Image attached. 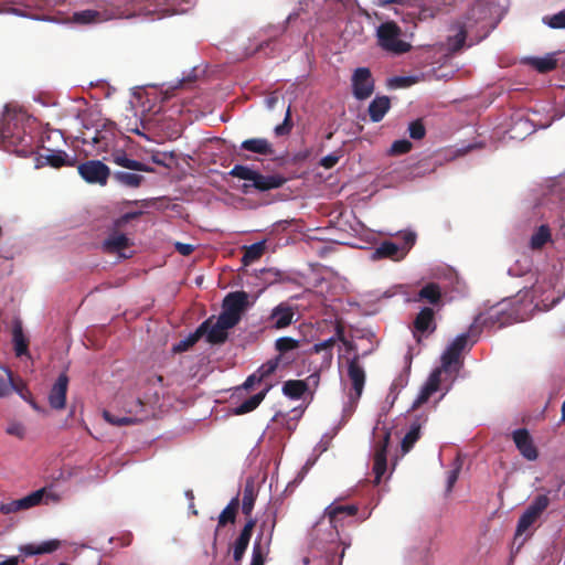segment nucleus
<instances>
[{
  "mask_svg": "<svg viewBox=\"0 0 565 565\" xmlns=\"http://www.w3.org/2000/svg\"><path fill=\"white\" fill-rule=\"evenodd\" d=\"M281 362V355H277L276 358L267 361L266 363L262 364L254 373L262 383L267 377H269L278 367L279 363Z\"/></svg>",
  "mask_w": 565,
  "mask_h": 565,
  "instance_id": "42",
  "label": "nucleus"
},
{
  "mask_svg": "<svg viewBox=\"0 0 565 565\" xmlns=\"http://www.w3.org/2000/svg\"><path fill=\"white\" fill-rule=\"evenodd\" d=\"M116 130L114 125H104L102 129H96L92 136L86 134L83 137V143H92L96 151L107 152L114 147Z\"/></svg>",
  "mask_w": 565,
  "mask_h": 565,
  "instance_id": "9",
  "label": "nucleus"
},
{
  "mask_svg": "<svg viewBox=\"0 0 565 565\" xmlns=\"http://www.w3.org/2000/svg\"><path fill=\"white\" fill-rule=\"evenodd\" d=\"M12 391H15L22 398H25V393L28 392L25 384L23 381H13Z\"/></svg>",
  "mask_w": 565,
  "mask_h": 565,
  "instance_id": "61",
  "label": "nucleus"
},
{
  "mask_svg": "<svg viewBox=\"0 0 565 565\" xmlns=\"http://www.w3.org/2000/svg\"><path fill=\"white\" fill-rule=\"evenodd\" d=\"M550 504V498L547 494H539L534 498V500L530 503L525 511H527L532 516L539 519L542 513L547 509Z\"/></svg>",
  "mask_w": 565,
  "mask_h": 565,
  "instance_id": "39",
  "label": "nucleus"
},
{
  "mask_svg": "<svg viewBox=\"0 0 565 565\" xmlns=\"http://www.w3.org/2000/svg\"><path fill=\"white\" fill-rule=\"evenodd\" d=\"M79 175L87 183L105 185L110 175V169L99 160H88L77 167Z\"/></svg>",
  "mask_w": 565,
  "mask_h": 565,
  "instance_id": "7",
  "label": "nucleus"
},
{
  "mask_svg": "<svg viewBox=\"0 0 565 565\" xmlns=\"http://www.w3.org/2000/svg\"><path fill=\"white\" fill-rule=\"evenodd\" d=\"M207 323L202 322L193 333H190L185 339L179 341L173 345L174 353H182L192 348L202 337L206 330Z\"/></svg>",
  "mask_w": 565,
  "mask_h": 565,
  "instance_id": "30",
  "label": "nucleus"
},
{
  "mask_svg": "<svg viewBox=\"0 0 565 565\" xmlns=\"http://www.w3.org/2000/svg\"><path fill=\"white\" fill-rule=\"evenodd\" d=\"M67 387L68 376L62 373L49 393V404L53 409L61 411L65 408Z\"/></svg>",
  "mask_w": 565,
  "mask_h": 565,
  "instance_id": "15",
  "label": "nucleus"
},
{
  "mask_svg": "<svg viewBox=\"0 0 565 565\" xmlns=\"http://www.w3.org/2000/svg\"><path fill=\"white\" fill-rule=\"evenodd\" d=\"M266 555L267 551L259 541H256L253 545L252 561L249 565H264Z\"/></svg>",
  "mask_w": 565,
  "mask_h": 565,
  "instance_id": "48",
  "label": "nucleus"
},
{
  "mask_svg": "<svg viewBox=\"0 0 565 565\" xmlns=\"http://www.w3.org/2000/svg\"><path fill=\"white\" fill-rule=\"evenodd\" d=\"M456 461H458V459ZM460 469H461V465L456 462L455 468H452L451 470L448 471V473H447V488H446L447 492H451L455 483L458 480Z\"/></svg>",
  "mask_w": 565,
  "mask_h": 565,
  "instance_id": "57",
  "label": "nucleus"
},
{
  "mask_svg": "<svg viewBox=\"0 0 565 565\" xmlns=\"http://www.w3.org/2000/svg\"><path fill=\"white\" fill-rule=\"evenodd\" d=\"M230 175L241 180L249 181L243 185V192L248 193L249 188H254L259 192H265L281 188L286 183V178L279 174H262L247 166L236 164L228 172Z\"/></svg>",
  "mask_w": 565,
  "mask_h": 565,
  "instance_id": "2",
  "label": "nucleus"
},
{
  "mask_svg": "<svg viewBox=\"0 0 565 565\" xmlns=\"http://www.w3.org/2000/svg\"><path fill=\"white\" fill-rule=\"evenodd\" d=\"M114 179L128 188H138L143 181V177L132 172L116 171L113 174Z\"/></svg>",
  "mask_w": 565,
  "mask_h": 565,
  "instance_id": "37",
  "label": "nucleus"
},
{
  "mask_svg": "<svg viewBox=\"0 0 565 565\" xmlns=\"http://www.w3.org/2000/svg\"><path fill=\"white\" fill-rule=\"evenodd\" d=\"M405 253L401 254L399 246L391 241L382 242L373 252L372 259L391 258L398 260L403 258Z\"/></svg>",
  "mask_w": 565,
  "mask_h": 565,
  "instance_id": "23",
  "label": "nucleus"
},
{
  "mask_svg": "<svg viewBox=\"0 0 565 565\" xmlns=\"http://www.w3.org/2000/svg\"><path fill=\"white\" fill-rule=\"evenodd\" d=\"M291 128L292 122L290 120V109L288 108L284 122L275 127V134L276 136H285L290 132Z\"/></svg>",
  "mask_w": 565,
  "mask_h": 565,
  "instance_id": "56",
  "label": "nucleus"
},
{
  "mask_svg": "<svg viewBox=\"0 0 565 565\" xmlns=\"http://www.w3.org/2000/svg\"><path fill=\"white\" fill-rule=\"evenodd\" d=\"M307 390L308 384L302 380H288L282 385V393L292 399H299Z\"/></svg>",
  "mask_w": 565,
  "mask_h": 565,
  "instance_id": "32",
  "label": "nucleus"
},
{
  "mask_svg": "<svg viewBox=\"0 0 565 565\" xmlns=\"http://www.w3.org/2000/svg\"><path fill=\"white\" fill-rule=\"evenodd\" d=\"M43 495L44 489H40L21 499L12 500L10 502H2L0 504V512L7 515L19 511L28 510L40 504V502L43 499Z\"/></svg>",
  "mask_w": 565,
  "mask_h": 565,
  "instance_id": "14",
  "label": "nucleus"
},
{
  "mask_svg": "<svg viewBox=\"0 0 565 565\" xmlns=\"http://www.w3.org/2000/svg\"><path fill=\"white\" fill-rule=\"evenodd\" d=\"M299 345H300V342L290 337H281L275 341V349L279 352L278 355H281V356L285 353H287L288 351L298 349Z\"/></svg>",
  "mask_w": 565,
  "mask_h": 565,
  "instance_id": "45",
  "label": "nucleus"
},
{
  "mask_svg": "<svg viewBox=\"0 0 565 565\" xmlns=\"http://www.w3.org/2000/svg\"><path fill=\"white\" fill-rule=\"evenodd\" d=\"M391 108L387 96H376L369 105V115L373 122L381 121Z\"/></svg>",
  "mask_w": 565,
  "mask_h": 565,
  "instance_id": "24",
  "label": "nucleus"
},
{
  "mask_svg": "<svg viewBox=\"0 0 565 565\" xmlns=\"http://www.w3.org/2000/svg\"><path fill=\"white\" fill-rule=\"evenodd\" d=\"M403 239L407 249H409L415 244L416 235L412 232H408L404 234Z\"/></svg>",
  "mask_w": 565,
  "mask_h": 565,
  "instance_id": "64",
  "label": "nucleus"
},
{
  "mask_svg": "<svg viewBox=\"0 0 565 565\" xmlns=\"http://www.w3.org/2000/svg\"><path fill=\"white\" fill-rule=\"evenodd\" d=\"M248 307L249 296L246 291H232L224 297L220 316L237 326Z\"/></svg>",
  "mask_w": 565,
  "mask_h": 565,
  "instance_id": "5",
  "label": "nucleus"
},
{
  "mask_svg": "<svg viewBox=\"0 0 565 565\" xmlns=\"http://www.w3.org/2000/svg\"><path fill=\"white\" fill-rule=\"evenodd\" d=\"M376 4L383 8L388 7L390 4H402L407 7L422 8V0H377Z\"/></svg>",
  "mask_w": 565,
  "mask_h": 565,
  "instance_id": "54",
  "label": "nucleus"
},
{
  "mask_svg": "<svg viewBox=\"0 0 565 565\" xmlns=\"http://www.w3.org/2000/svg\"><path fill=\"white\" fill-rule=\"evenodd\" d=\"M419 437H420V425L418 423H414V424H412L409 430L406 433V435L402 439V444H401L402 451L404 454L408 452L413 448L415 443L419 439Z\"/></svg>",
  "mask_w": 565,
  "mask_h": 565,
  "instance_id": "41",
  "label": "nucleus"
},
{
  "mask_svg": "<svg viewBox=\"0 0 565 565\" xmlns=\"http://www.w3.org/2000/svg\"><path fill=\"white\" fill-rule=\"evenodd\" d=\"M339 159L340 156L337 153H330L321 159L320 164L324 169H332L339 162Z\"/></svg>",
  "mask_w": 565,
  "mask_h": 565,
  "instance_id": "58",
  "label": "nucleus"
},
{
  "mask_svg": "<svg viewBox=\"0 0 565 565\" xmlns=\"http://www.w3.org/2000/svg\"><path fill=\"white\" fill-rule=\"evenodd\" d=\"M256 494L253 483H246L243 490V499H242V512L248 519L252 518V512L255 505Z\"/></svg>",
  "mask_w": 565,
  "mask_h": 565,
  "instance_id": "35",
  "label": "nucleus"
},
{
  "mask_svg": "<svg viewBox=\"0 0 565 565\" xmlns=\"http://www.w3.org/2000/svg\"><path fill=\"white\" fill-rule=\"evenodd\" d=\"M529 64L539 73H548L557 67V60L553 54L543 57H531Z\"/></svg>",
  "mask_w": 565,
  "mask_h": 565,
  "instance_id": "33",
  "label": "nucleus"
},
{
  "mask_svg": "<svg viewBox=\"0 0 565 565\" xmlns=\"http://www.w3.org/2000/svg\"><path fill=\"white\" fill-rule=\"evenodd\" d=\"M544 21L552 29H565V9L550 18H545Z\"/></svg>",
  "mask_w": 565,
  "mask_h": 565,
  "instance_id": "53",
  "label": "nucleus"
},
{
  "mask_svg": "<svg viewBox=\"0 0 565 565\" xmlns=\"http://www.w3.org/2000/svg\"><path fill=\"white\" fill-rule=\"evenodd\" d=\"M265 252V242H257L244 247L242 262L244 265L253 264L258 260Z\"/></svg>",
  "mask_w": 565,
  "mask_h": 565,
  "instance_id": "36",
  "label": "nucleus"
},
{
  "mask_svg": "<svg viewBox=\"0 0 565 565\" xmlns=\"http://www.w3.org/2000/svg\"><path fill=\"white\" fill-rule=\"evenodd\" d=\"M454 29L456 34L447 38V50L451 54L458 53L463 47L468 32L467 26L462 23H457Z\"/></svg>",
  "mask_w": 565,
  "mask_h": 565,
  "instance_id": "29",
  "label": "nucleus"
},
{
  "mask_svg": "<svg viewBox=\"0 0 565 565\" xmlns=\"http://www.w3.org/2000/svg\"><path fill=\"white\" fill-rule=\"evenodd\" d=\"M552 289L551 281L547 280H540L537 279L527 291V296L531 298L532 302H536V306L539 302H545L548 300V297H544L545 294Z\"/></svg>",
  "mask_w": 565,
  "mask_h": 565,
  "instance_id": "31",
  "label": "nucleus"
},
{
  "mask_svg": "<svg viewBox=\"0 0 565 565\" xmlns=\"http://www.w3.org/2000/svg\"><path fill=\"white\" fill-rule=\"evenodd\" d=\"M241 149L263 156L274 154L273 145L266 138H250L241 143Z\"/></svg>",
  "mask_w": 565,
  "mask_h": 565,
  "instance_id": "25",
  "label": "nucleus"
},
{
  "mask_svg": "<svg viewBox=\"0 0 565 565\" xmlns=\"http://www.w3.org/2000/svg\"><path fill=\"white\" fill-rule=\"evenodd\" d=\"M256 525V520L254 518L247 519L245 525L241 530L238 536L231 544V551L233 555V559L236 565H241V562L245 555V552L249 545L254 527Z\"/></svg>",
  "mask_w": 565,
  "mask_h": 565,
  "instance_id": "13",
  "label": "nucleus"
},
{
  "mask_svg": "<svg viewBox=\"0 0 565 565\" xmlns=\"http://www.w3.org/2000/svg\"><path fill=\"white\" fill-rule=\"evenodd\" d=\"M3 374H0V397H7L12 393L13 374L9 369H3Z\"/></svg>",
  "mask_w": 565,
  "mask_h": 565,
  "instance_id": "47",
  "label": "nucleus"
},
{
  "mask_svg": "<svg viewBox=\"0 0 565 565\" xmlns=\"http://www.w3.org/2000/svg\"><path fill=\"white\" fill-rule=\"evenodd\" d=\"M72 19L75 23H78V24H89V23H95V22L99 21L100 13L96 10L87 9V10L74 12Z\"/></svg>",
  "mask_w": 565,
  "mask_h": 565,
  "instance_id": "44",
  "label": "nucleus"
},
{
  "mask_svg": "<svg viewBox=\"0 0 565 565\" xmlns=\"http://www.w3.org/2000/svg\"><path fill=\"white\" fill-rule=\"evenodd\" d=\"M358 507L355 504H330L326 511L324 515L329 518L330 524L332 527L337 529V524L345 518L353 516L358 513Z\"/></svg>",
  "mask_w": 565,
  "mask_h": 565,
  "instance_id": "19",
  "label": "nucleus"
},
{
  "mask_svg": "<svg viewBox=\"0 0 565 565\" xmlns=\"http://www.w3.org/2000/svg\"><path fill=\"white\" fill-rule=\"evenodd\" d=\"M348 375L352 383V388L355 393V398H360L365 383V372L359 363L358 355H355L349 361Z\"/></svg>",
  "mask_w": 565,
  "mask_h": 565,
  "instance_id": "20",
  "label": "nucleus"
},
{
  "mask_svg": "<svg viewBox=\"0 0 565 565\" xmlns=\"http://www.w3.org/2000/svg\"><path fill=\"white\" fill-rule=\"evenodd\" d=\"M75 158H70L65 151H50L47 154H40L36 157V168H41L43 166H51L53 168L61 167H73L75 166Z\"/></svg>",
  "mask_w": 565,
  "mask_h": 565,
  "instance_id": "18",
  "label": "nucleus"
},
{
  "mask_svg": "<svg viewBox=\"0 0 565 565\" xmlns=\"http://www.w3.org/2000/svg\"><path fill=\"white\" fill-rule=\"evenodd\" d=\"M414 337L417 341H420L418 333L424 334L426 332L431 333L436 330L435 311L430 307H424L417 313L414 320Z\"/></svg>",
  "mask_w": 565,
  "mask_h": 565,
  "instance_id": "16",
  "label": "nucleus"
},
{
  "mask_svg": "<svg viewBox=\"0 0 565 565\" xmlns=\"http://www.w3.org/2000/svg\"><path fill=\"white\" fill-rule=\"evenodd\" d=\"M294 317L295 311L292 307L287 302H280L273 308L269 316L266 318V328L274 330L286 329L292 323Z\"/></svg>",
  "mask_w": 565,
  "mask_h": 565,
  "instance_id": "11",
  "label": "nucleus"
},
{
  "mask_svg": "<svg viewBox=\"0 0 565 565\" xmlns=\"http://www.w3.org/2000/svg\"><path fill=\"white\" fill-rule=\"evenodd\" d=\"M111 161L119 167L132 170V171H142V172H153V168L137 161L135 159H130L128 154L124 150H116L111 153Z\"/></svg>",
  "mask_w": 565,
  "mask_h": 565,
  "instance_id": "22",
  "label": "nucleus"
},
{
  "mask_svg": "<svg viewBox=\"0 0 565 565\" xmlns=\"http://www.w3.org/2000/svg\"><path fill=\"white\" fill-rule=\"evenodd\" d=\"M7 433L10 435H15L19 438H23L24 427L21 424H14L7 428Z\"/></svg>",
  "mask_w": 565,
  "mask_h": 565,
  "instance_id": "59",
  "label": "nucleus"
},
{
  "mask_svg": "<svg viewBox=\"0 0 565 565\" xmlns=\"http://www.w3.org/2000/svg\"><path fill=\"white\" fill-rule=\"evenodd\" d=\"M469 334L461 333L448 345L441 355V366L445 371H449L454 365L461 363V353L467 348Z\"/></svg>",
  "mask_w": 565,
  "mask_h": 565,
  "instance_id": "12",
  "label": "nucleus"
},
{
  "mask_svg": "<svg viewBox=\"0 0 565 565\" xmlns=\"http://www.w3.org/2000/svg\"><path fill=\"white\" fill-rule=\"evenodd\" d=\"M175 249L183 256H189L194 250V247L191 244L177 243Z\"/></svg>",
  "mask_w": 565,
  "mask_h": 565,
  "instance_id": "60",
  "label": "nucleus"
},
{
  "mask_svg": "<svg viewBox=\"0 0 565 565\" xmlns=\"http://www.w3.org/2000/svg\"><path fill=\"white\" fill-rule=\"evenodd\" d=\"M536 521V518L532 516L527 511H524L518 521L514 540L523 535Z\"/></svg>",
  "mask_w": 565,
  "mask_h": 565,
  "instance_id": "46",
  "label": "nucleus"
},
{
  "mask_svg": "<svg viewBox=\"0 0 565 565\" xmlns=\"http://www.w3.org/2000/svg\"><path fill=\"white\" fill-rule=\"evenodd\" d=\"M259 380L257 379V376L255 375V373L250 374L246 381L244 382L243 386L244 388L246 390H249L252 388L255 384H259Z\"/></svg>",
  "mask_w": 565,
  "mask_h": 565,
  "instance_id": "63",
  "label": "nucleus"
},
{
  "mask_svg": "<svg viewBox=\"0 0 565 565\" xmlns=\"http://www.w3.org/2000/svg\"><path fill=\"white\" fill-rule=\"evenodd\" d=\"M439 388V372H436L431 374L427 383L424 385V387L420 390L418 396L413 403L412 408L415 409L419 407L420 405L425 404L429 397L437 392Z\"/></svg>",
  "mask_w": 565,
  "mask_h": 565,
  "instance_id": "26",
  "label": "nucleus"
},
{
  "mask_svg": "<svg viewBox=\"0 0 565 565\" xmlns=\"http://www.w3.org/2000/svg\"><path fill=\"white\" fill-rule=\"evenodd\" d=\"M391 440V431L386 428L376 429L374 434V482L379 484L387 469V447Z\"/></svg>",
  "mask_w": 565,
  "mask_h": 565,
  "instance_id": "6",
  "label": "nucleus"
},
{
  "mask_svg": "<svg viewBox=\"0 0 565 565\" xmlns=\"http://www.w3.org/2000/svg\"><path fill=\"white\" fill-rule=\"evenodd\" d=\"M415 78L408 76H395L388 79V86L392 88H404L413 85Z\"/></svg>",
  "mask_w": 565,
  "mask_h": 565,
  "instance_id": "55",
  "label": "nucleus"
},
{
  "mask_svg": "<svg viewBox=\"0 0 565 565\" xmlns=\"http://www.w3.org/2000/svg\"><path fill=\"white\" fill-rule=\"evenodd\" d=\"M29 119L23 111L11 110L6 107L0 129V147L8 152L26 157L33 152V137L25 130L24 124Z\"/></svg>",
  "mask_w": 565,
  "mask_h": 565,
  "instance_id": "1",
  "label": "nucleus"
},
{
  "mask_svg": "<svg viewBox=\"0 0 565 565\" xmlns=\"http://www.w3.org/2000/svg\"><path fill=\"white\" fill-rule=\"evenodd\" d=\"M12 335L17 356H22L26 354L29 340L23 334L22 328L15 324L12 331Z\"/></svg>",
  "mask_w": 565,
  "mask_h": 565,
  "instance_id": "38",
  "label": "nucleus"
},
{
  "mask_svg": "<svg viewBox=\"0 0 565 565\" xmlns=\"http://www.w3.org/2000/svg\"><path fill=\"white\" fill-rule=\"evenodd\" d=\"M416 301H427L433 306H437L441 301V289L436 282L426 284L417 294Z\"/></svg>",
  "mask_w": 565,
  "mask_h": 565,
  "instance_id": "28",
  "label": "nucleus"
},
{
  "mask_svg": "<svg viewBox=\"0 0 565 565\" xmlns=\"http://www.w3.org/2000/svg\"><path fill=\"white\" fill-rule=\"evenodd\" d=\"M413 145L407 139L395 140L390 149V154L399 156L411 151Z\"/></svg>",
  "mask_w": 565,
  "mask_h": 565,
  "instance_id": "49",
  "label": "nucleus"
},
{
  "mask_svg": "<svg viewBox=\"0 0 565 565\" xmlns=\"http://www.w3.org/2000/svg\"><path fill=\"white\" fill-rule=\"evenodd\" d=\"M512 436L516 448L524 458L527 460H535L537 458V449L533 445V440L525 428L514 430Z\"/></svg>",
  "mask_w": 565,
  "mask_h": 565,
  "instance_id": "17",
  "label": "nucleus"
},
{
  "mask_svg": "<svg viewBox=\"0 0 565 565\" xmlns=\"http://www.w3.org/2000/svg\"><path fill=\"white\" fill-rule=\"evenodd\" d=\"M402 30L394 21H387L379 25L376 30L377 44L387 52L403 54L412 49V45L401 40Z\"/></svg>",
  "mask_w": 565,
  "mask_h": 565,
  "instance_id": "3",
  "label": "nucleus"
},
{
  "mask_svg": "<svg viewBox=\"0 0 565 565\" xmlns=\"http://www.w3.org/2000/svg\"><path fill=\"white\" fill-rule=\"evenodd\" d=\"M353 95L359 100L369 98L374 92V79L367 67H358L352 75Z\"/></svg>",
  "mask_w": 565,
  "mask_h": 565,
  "instance_id": "8",
  "label": "nucleus"
},
{
  "mask_svg": "<svg viewBox=\"0 0 565 565\" xmlns=\"http://www.w3.org/2000/svg\"><path fill=\"white\" fill-rule=\"evenodd\" d=\"M210 317L204 322L207 323L204 335L210 344H223L228 338V330L235 326L218 315L216 321Z\"/></svg>",
  "mask_w": 565,
  "mask_h": 565,
  "instance_id": "10",
  "label": "nucleus"
},
{
  "mask_svg": "<svg viewBox=\"0 0 565 565\" xmlns=\"http://www.w3.org/2000/svg\"><path fill=\"white\" fill-rule=\"evenodd\" d=\"M551 239V231L547 225H541L531 237V247L533 249L542 248Z\"/></svg>",
  "mask_w": 565,
  "mask_h": 565,
  "instance_id": "43",
  "label": "nucleus"
},
{
  "mask_svg": "<svg viewBox=\"0 0 565 565\" xmlns=\"http://www.w3.org/2000/svg\"><path fill=\"white\" fill-rule=\"evenodd\" d=\"M241 501L238 494L231 499L228 504L223 509L217 518V526L214 534V541H216L218 531L227 524H234L238 514Z\"/></svg>",
  "mask_w": 565,
  "mask_h": 565,
  "instance_id": "21",
  "label": "nucleus"
},
{
  "mask_svg": "<svg viewBox=\"0 0 565 565\" xmlns=\"http://www.w3.org/2000/svg\"><path fill=\"white\" fill-rule=\"evenodd\" d=\"M270 390V385H267L263 391H260L259 393L250 396L249 398L245 399L236 409V413L237 414H246V413H249L252 411H254L255 408H257V406L263 402V399L265 398L266 394L268 393V391Z\"/></svg>",
  "mask_w": 565,
  "mask_h": 565,
  "instance_id": "34",
  "label": "nucleus"
},
{
  "mask_svg": "<svg viewBox=\"0 0 565 565\" xmlns=\"http://www.w3.org/2000/svg\"><path fill=\"white\" fill-rule=\"evenodd\" d=\"M334 344H335V338H330V339H327L319 343H316L312 348V351L315 353H320V352L324 351L327 354V358L329 360H331L332 359V348L334 347Z\"/></svg>",
  "mask_w": 565,
  "mask_h": 565,
  "instance_id": "52",
  "label": "nucleus"
},
{
  "mask_svg": "<svg viewBox=\"0 0 565 565\" xmlns=\"http://www.w3.org/2000/svg\"><path fill=\"white\" fill-rule=\"evenodd\" d=\"M550 504V498L547 494H539L534 498V500L530 503L525 511H527L532 516L539 519L542 513L547 509Z\"/></svg>",
  "mask_w": 565,
  "mask_h": 565,
  "instance_id": "40",
  "label": "nucleus"
},
{
  "mask_svg": "<svg viewBox=\"0 0 565 565\" xmlns=\"http://www.w3.org/2000/svg\"><path fill=\"white\" fill-rule=\"evenodd\" d=\"M103 416L107 423L115 425V426H126V425H131L135 423V419L131 417H127V416L119 417V416L111 414L108 411H104Z\"/></svg>",
  "mask_w": 565,
  "mask_h": 565,
  "instance_id": "50",
  "label": "nucleus"
},
{
  "mask_svg": "<svg viewBox=\"0 0 565 565\" xmlns=\"http://www.w3.org/2000/svg\"><path fill=\"white\" fill-rule=\"evenodd\" d=\"M61 546V542L58 540H49L42 542L41 544H26L20 547V551L25 556L39 555V554H47L56 551Z\"/></svg>",
  "mask_w": 565,
  "mask_h": 565,
  "instance_id": "27",
  "label": "nucleus"
},
{
  "mask_svg": "<svg viewBox=\"0 0 565 565\" xmlns=\"http://www.w3.org/2000/svg\"><path fill=\"white\" fill-rule=\"evenodd\" d=\"M142 214L141 211L128 212L116 218L108 237L103 242V250L109 254L120 253L130 246V239L126 234L120 233V228L132 220L138 218Z\"/></svg>",
  "mask_w": 565,
  "mask_h": 565,
  "instance_id": "4",
  "label": "nucleus"
},
{
  "mask_svg": "<svg viewBox=\"0 0 565 565\" xmlns=\"http://www.w3.org/2000/svg\"><path fill=\"white\" fill-rule=\"evenodd\" d=\"M408 132H409L411 138H413L415 140H420L426 135V128H425L424 124L422 122V120L417 119L409 124Z\"/></svg>",
  "mask_w": 565,
  "mask_h": 565,
  "instance_id": "51",
  "label": "nucleus"
},
{
  "mask_svg": "<svg viewBox=\"0 0 565 565\" xmlns=\"http://www.w3.org/2000/svg\"><path fill=\"white\" fill-rule=\"evenodd\" d=\"M333 338H335V342L341 341L345 345H349V342L345 340V337H344V328L340 323H338L335 327V334Z\"/></svg>",
  "mask_w": 565,
  "mask_h": 565,
  "instance_id": "62",
  "label": "nucleus"
}]
</instances>
